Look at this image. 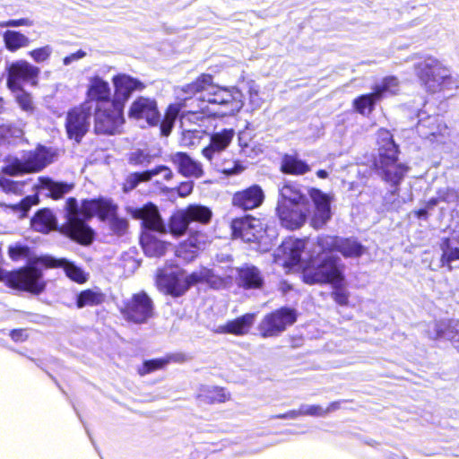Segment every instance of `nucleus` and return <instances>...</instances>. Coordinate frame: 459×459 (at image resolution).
Returning <instances> with one entry per match:
<instances>
[{"label":"nucleus","mask_w":459,"mask_h":459,"mask_svg":"<svg viewBox=\"0 0 459 459\" xmlns=\"http://www.w3.org/2000/svg\"><path fill=\"white\" fill-rule=\"evenodd\" d=\"M209 80V74H202L195 82L176 90L178 98L183 101L181 104L183 108L194 107L197 104L196 100L199 97H204L205 85Z\"/></svg>","instance_id":"obj_22"},{"label":"nucleus","mask_w":459,"mask_h":459,"mask_svg":"<svg viewBox=\"0 0 459 459\" xmlns=\"http://www.w3.org/2000/svg\"><path fill=\"white\" fill-rule=\"evenodd\" d=\"M32 21L28 18H22L17 20H9L7 22H0L1 27H20V26H31Z\"/></svg>","instance_id":"obj_64"},{"label":"nucleus","mask_w":459,"mask_h":459,"mask_svg":"<svg viewBox=\"0 0 459 459\" xmlns=\"http://www.w3.org/2000/svg\"><path fill=\"white\" fill-rule=\"evenodd\" d=\"M209 162L213 165L218 171L228 176L238 174L244 169L240 164L232 160L228 162H220V160H215L214 161Z\"/></svg>","instance_id":"obj_46"},{"label":"nucleus","mask_w":459,"mask_h":459,"mask_svg":"<svg viewBox=\"0 0 459 459\" xmlns=\"http://www.w3.org/2000/svg\"><path fill=\"white\" fill-rule=\"evenodd\" d=\"M121 312L128 321L144 324L153 316L154 306L152 299L145 292L141 291L124 302Z\"/></svg>","instance_id":"obj_11"},{"label":"nucleus","mask_w":459,"mask_h":459,"mask_svg":"<svg viewBox=\"0 0 459 459\" xmlns=\"http://www.w3.org/2000/svg\"><path fill=\"white\" fill-rule=\"evenodd\" d=\"M417 129L422 137L433 143H442L449 135V129L443 119L436 116L420 120Z\"/></svg>","instance_id":"obj_20"},{"label":"nucleus","mask_w":459,"mask_h":459,"mask_svg":"<svg viewBox=\"0 0 459 459\" xmlns=\"http://www.w3.org/2000/svg\"><path fill=\"white\" fill-rule=\"evenodd\" d=\"M334 290L332 293V297L336 303L341 306H345L348 304L349 300V293L342 288H340L339 285H333Z\"/></svg>","instance_id":"obj_62"},{"label":"nucleus","mask_w":459,"mask_h":459,"mask_svg":"<svg viewBox=\"0 0 459 459\" xmlns=\"http://www.w3.org/2000/svg\"><path fill=\"white\" fill-rule=\"evenodd\" d=\"M308 195L313 203V211L308 207V198L293 184H285L280 189L277 214L283 227L295 230L301 227L307 216L314 229L323 228L331 219V196L319 189L312 188Z\"/></svg>","instance_id":"obj_1"},{"label":"nucleus","mask_w":459,"mask_h":459,"mask_svg":"<svg viewBox=\"0 0 459 459\" xmlns=\"http://www.w3.org/2000/svg\"><path fill=\"white\" fill-rule=\"evenodd\" d=\"M30 249L24 246H14L9 247V255L13 260H20L28 257Z\"/></svg>","instance_id":"obj_61"},{"label":"nucleus","mask_w":459,"mask_h":459,"mask_svg":"<svg viewBox=\"0 0 459 459\" xmlns=\"http://www.w3.org/2000/svg\"><path fill=\"white\" fill-rule=\"evenodd\" d=\"M110 95L111 90L108 82L98 75L89 79L87 90V97L89 100L87 101H90L92 105L93 101H95V106H107L108 103H113Z\"/></svg>","instance_id":"obj_23"},{"label":"nucleus","mask_w":459,"mask_h":459,"mask_svg":"<svg viewBox=\"0 0 459 459\" xmlns=\"http://www.w3.org/2000/svg\"><path fill=\"white\" fill-rule=\"evenodd\" d=\"M35 268L42 265L47 268H63L65 275L77 283H83L87 281V274L82 268L65 258H55L52 256H42L33 262Z\"/></svg>","instance_id":"obj_17"},{"label":"nucleus","mask_w":459,"mask_h":459,"mask_svg":"<svg viewBox=\"0 0 459 459\" xmlns=\"http://www.w3.org/2000/svg\"><path fill=\"white\" fill-rule=\"evenodd\" d=\"M189 222L196 221L202 224H207L211 219L212 211L201 204H190L183 210Z\"/></svg>","instance_id":"obj_32"},{"label":"nucleus","mask_w":459,"mask_h":459,"mask_svg":"<svg viewBox=\"0 0 459 459\" xmlns=\"http://www.w3.org/2000/svg\"><path fill=\"white\" fill-rule=\"evenodd\" d=\"M375 166L383 179L392 186L399 185L408 171L407 166L398 162V152L393 148L389 154H378Z\"/></svg>","instance_id":"obj_13"},{"label":"nucleus","mask_w":459,"mask_h":459,"mask_svg":"<svg viewBox=\"0 0 459 459\" xmlns=\"http://www.w3.org/2000/svg\"><path fill=\"white\" fill-rule=\"evenodd\" d=\"M180 108L177 105H170L166 112L165 117L161 122L160 130L163 135H169L174 125L176 118L179 114Z\"/></svg>","instance_id":"obj_45"},{"label":"nucleus","mask_w":459,"mask_h":459,"mask_svg":"<svg viewBox=\"0 0 459 459\" xmlns=\"http://www.w3.org/2000/svg\"><path fill=\"white\" fill-rule=\"evenodd\" d=\"M53 53V48L49 45H46L41 48H35L29 52V56L36 63H43L47 61Z\"/></svg>","instance_id":"obj_54"},{"label":"nucleus","mask_w":459,"mask_h":459,"mask_svg":"<svg viewBox=\"0 0 459 459\" xmlns=\"http://www.w3.org/2000/svg\"><path fill=\"white\" fill-rule=\"evenodd\" d=\"M112 82L115 87L113 101L119 102L123 108L125 102L134 91H140L145 88L143 82L126 74L114 76Z\"/></svg>","instance_id":"obj_21"},{"label":"nucleus","mask_w":459,"mask_h":459,"mask_svg":"<svg viewBox=\"0 0 459 459\" xmlns=\"http://www.w3.org/2000/svg\"><path fill=\"white\" fill-rule=\"evenodd\" d=\"M131 214L134 218L142 220L145 228L141 236V245L145 255L151 257L163 255L166 243L158 239L154 235V232H166V226L160 216L158 208L149 204L142 208L133 209Z\"/></svg>","instance_id":"obj_5"},{"label":"nucleus","mask_w":459,"mask_h":459,"mask_svg":"<svg viewBox=\"0 0 459 459\" xmlns=\"http://www.w3.org/2000/svg\"><path fill=\"white\" fill-rule=\"evenodd\" d=\"M66 222L64 226L67 234L81 244L88 245L92 241L93 231L85 224V220L98 215L102 220L108 219L116 210L108 200L83 201L81 207L78 206L75 198H69L65 204Z\"/></svg>","instance_id":"obj_2"},{"label":"nucleus","mask_w":459,"mask_h":459,"mask_svg":"<svg viewBox=\"0 0 459 459\" xmlns=\"http://www.w3.org/2000/svg\"><path fill=\"white\" fill-rule=\"evenodd\" d=\"M281 170L287 174L303 175L310 170L309 166L293 155H285L281 162Z\"/></svg>","instance_id":"obj_33"},{"label":"nucleus","mask_w":459,"mask_h":459,"mask_svg":"<svg viewBox=\"0 0 459 459\" xmlns=\"http://www.w3.org/2000/svg\"><path fill=\"white\" fill-rule=\"evenodd\" d=\"M95 131L97 134H115L124 124L123 108L117 101L108 105L95 106Z\"/></svg>","instance_id":"obj_9"},{"label":"nucleus","mask_w":459,"mask_h":459,"mask_svg":"<svg viewBox=\"0 0 459 459\" xmlns=\"http://www.w3.org/2000/svg\"><path fill=\"white\" fill-rule=\"evenodd\" d=\"M377 139L379 143L378 154L391 153L392 146L394 152H398V147L393 140V136L388 130L380 129L377 133Z\"/></svg>","instance_id":"obj_40"},{"label":"nucleus","mask_w":459,"mask_h":459,"mask_svg":"<svg viewBox=\"0 0 459 459\" xmlns=\"http://www.w3.org/2000/svg\"><path fill=\"white\" fill-rule=\"evenodd\" d=\"M437 195L440 203L444 202L446 204H451L458 201L457 192L455 189L448 186L438 189L437 191Z\"/></svg>","instance_id":"obj_60"},{"label":"nucleus","mask_w":459,"mask_h":459,"mask_svg":"<svg viewBox=\"0 0 459 459\" xmlns=\"http://www.w3.org/2000/svg\"><path fill=\"white\" fill-rule=\"evenodd\" d=\"M191 109L180 116L181 127H191L192 124H197L206 114L198 109L197 104L194 107H189Z\"/></svg>","instance_id":"obj_43"},{"label":"nucleus","mask_w":459,"mask_h":459,"mask_svg":"<svg viewBox=\"0 0 459 459\" xmlns=\"http://www.w3.org/2000/svg\"><path fill=\"white\" fill-rule=\"evenodd\" d=\"M104 301V295L98 290H86L82 291L78 297L76 305L78 308L92 307L101 304Z\"/></svg>","instance_id":"obj_38"},{"label":"nucleus","mask_w":459,"mask_h":459,"mask_svg":"<svg viewBox=\"0 0 459 459\" xmlns=\"http://www.w3.org/2000/svg\"><path fill=\"white\" fill-rule=\"evenodd\" d=\"M337 251L344 257H359L364 253V247L355 239L338 238Z\"/></svg>","instance_id":"obj_35"},{"label":"nucleus","mask_w":459,"mask_h":459,"mask_svg":"<svg viewBox=\"0 0 459 459\" xmlns=\"http://www.w3.org/2000/svg\"><path fill=\"white\" fill-rule=\"evenodd\" d=\"M343 265L341 259L334 255H325L320 257V263L316 267L306 268L303 280L306 283H331L340 285L343 280Z\"/></svg>","instance_id":"obj_7"},{"label":"nucleus","mask_w":459,"mask_h":459,"mask_svg":"<svg viewBox=\"0 0 459 459\" xmlns=\"http://www.w3.org/2000/svg\"><path fill=\"white\" fill-rule=\"evenodd\" d=\"M235 136V131L225 128L211 135L210 143L203 149V155L208 161L220 160L223 152L228 148Z\"/></svg>","instance_id":"obj_19"},{"label":"nucleus","mask_w":459,"mask_h":459,"mask_svg":"<svg viewBox=\"0 0 459 459\" xmlns=\"http://www.w3.org/2000/svg\"><path fill=\"white\" fill-rule=\"evenodd\" d=\"M264 192L256 185L234 195L232 203L235 206L244 210H251L258 207L264 200Z\"/></svg>","instance_id":"obj_24"},{"label":"nucleus","mask_w":459,"mask_h":459,"mask_svg":"<svg viewBox=\"0 0 459 459\" xmlns=\"http://www.w3.org/2000/svg\"><path fill=\"white\" fill-rule=\"evenodd\" d=\"M312 415L316 416L318 414V408L315 406H311L306 409H299V411L291 410L288 412H285L283 414L276 415V418L278 419H296L297 417H299L301 415Z\"/></svg>","instance_id":"obj_58"},{"label":"nucleus","mask_w":459,"mask_h":459,"mask_svg":"<svg viewBox=\"0 0 459 459\" xmlns=\"http://www.w3.org/2000/svg\"><path fill=\"white\" fill-rule=\"evenodd\" d=\"M255 320V314L247 313L234 320L228 321L217 327L216 333H231L234 335L247 334Z\"/></svg>","instance_id":"obj_25"},{"label":"nucleus","mask_w":459,"mask_h":459,"mask_svg":"<svg viewBox=\"0 0 459 459\" xmlns=\"http://www.w3.org/2000/svg\"><path fill=\"white\" fill-rule=\"evenodd\" d=\"M264 279L258 268L253 265H245L238 269V283L246 289L261 288Z\"/></svg>","instance_id":"obj_28"},{"label":"nucleus","mask_w":459,"mask_h":459,"mask_svg":"<svg viewBox=\"0 0 459 459\" xmlns=\"http://www.w3.org/2000/svg\"><path fill=\"white\" fill-rule=\"evenodd\" d=\"M232 235L245 242H254L262 237L263 224L253 217L236 219L231 223Z\"/></svg>","instance_id":"obj_16"},{"label":"nucleus","mask_w":459,"mask_h":459,"mask_svg":"<svg viewBox=\"0 0 459 459\" xmlns=\"http://www.w3.org/2000/svg\"><path fill=\"white\" fill-rule=\"evenodd\" d=\"M338 238L339 237L320 236L317 238V246L321 248L323 253L337 251Z\"/></svg>","instance_id":"obj_53"},{"label":"nucleus","mask_w":459,"mask_h":459,"mask_svg":"<svg viewBox=\"0 0 459 459\" xmlns=\"http://www.w3.org/2000/svg\"><path fill=\"white\" fill-rule=\"evenodd\" d=\"M54 152L46 147L39 146L23 155L22 160L14 159L3 168L6 175L16 176L22 173L38 172L50 164Z\"/></svg>","instance_id":"obj_8"},{"label":"nucleus","mask_w":459,"mask_h":459,"mask_svg":"<svg viewBox=\"0 0 459 459\" xmlns=\"http://www.w3.org/2000/svg\"><path fill=\"white\" fill-rule=\"evenodd\" d=\"M146 181H148V179L145 177V171L142 173H132L126 178L123 186V189L125 192L131 191L135 188L140 182Z\"/></svg>","instance_id":"obj_57"},{"label":"nucleus","mask_w":459,"mask_h":459,"mask_svg":"<svg viewBox=\"0 0 459 459\" xmlns=\"http://www.w3.org/2000/svg\"><path fill=\"white\" fill-rule=\"evenodd\" d=\"M129 117L136 120H145L149 126H155L160 121L156 101L152 99L140 97L130 108Z\"/></svg>","instance_id":"obj_18"},{"label":"nucleus","mask_w":459,"mask_h":459,"mask_svg":"<svg viewBox=\"0 0 459 459\" xmlns=\"http://www.w3.org/2000/svg\"><path fill=\"white\" fill-rule=\"evenodd\" d=\"M378 100V97H377V95H375V91H373L370 94L362 95L357 98L353 102L354 108L362 115L369 114L373 109L375 102Z\"/></svg>","instance_id":"obj_41"},{"label":"nucleus","mask_w":459,"mask_h":459,"mask_svg":"<svg viewBox=\"0 0 459 459\" xmlns=\"http://www.w3.org/2000/svg\"><path fill=\"white\" fill-rule=\"evenodd\" d=\"M306 247V241L298 238H287L274 253V262L284 267H292L301 259V254Z\"/></svg>","instance_id":"obj_15"},{"label":"nucleus","mask_w":459,"mask_h":459,"mask_svg":"<svg viewBox=\"0 0 459 459\" xmlns=\"http://www.w3.org/2000/svg\"><path fill=\"white\" fill-rule=\"evenodd\" d=\"M199 250L193 247H186V249L181 252V245L177 249V255L181 257L182 259L189 262L192 261L198 254Z\"/></svg>","instance_id":"obj_63"},{"label":"nucleus","mask_w":459,"mask_h":459,"mask_svg":"<svg viewBox=\"0 0 459 459\" xmlns=\"http://www.w3.org/2000/svg\"><path fill=\"white\" fill-rule=\"evenodd\" d=\"M221 280L207 268H202L189 275H186L178 269L160 271L157 275L158 287L173 296H180L185 293L191 285L198 282H206L211 286H216Z\"/></svg>","instance_id":"obj_6"},{"label":"nucleus","mask_w":459,"mask_h":459,"mask_svg":"<svg viewBox=\"0 0 459 459\" xmlns=\"http://www.w3.org/2000/svg\"><path fill=\"white\" fill-rule=\"evenodd\" d=\"M93 106L90 101H84L82 105L68 111L65 119V129L70 139L77 143L88 132Z\"/></svg>","instance_id":"obj_10"},{"label":"nucleus","mask_w":459,"mask_h":459,"mask_svg":"<svg viewBox=\"0 0 459 459\" xmlns=\"http://www.w3.org/2000/svg\"><path fill=\"white\" fill-rule=\"evenodd\" d=\"M171 161L178 168V172L185 177L198 178L204 174L202 165L185 152L171 155Z\"/></svg>","instance_id":"obj_27"},{"label":"nucleus","mask_w":459,"mask_h":459,"mask_svg":"<svg viewBox=\"0 0 459 459\" xmlns=\"http://www.w3.org/2000/svg\"><path fill=\"white\" fill-rule=\"evenodd\" d=\"M114 212L115 211L108 216L110 229L114 233L123 235L127 230L128 222L126 219L115 215Z\"/></svg>","instance_id":"obj_52"},{"label":"nucleus","mask_w":459,"mask_h":459,"mask_svg":"<svg viewBox=\"0 0 459 459\" xmlns=\"http://www.w3.org/2000/svg\"><path fill=\"white\" fill-rule=\"evenodd\" d=\"M24 185L25 184L21 181H13L4 177L0 178V187L6 193L21 195Z\"/></svg>","instance_id":"obj_48"},{"label":"nucleus","mask_w":459,"mask_h":459,"mask_svg":"<svg viewBox=\"0 0 459 459\" xmlns=\"http://www.w3.org/2000/svg\"><path fill=\"white\" fill-rule=\"evenodd\" d=\"M31 227L39 232L48 233L56 229V220L53 212L48 209H44L36 213L31 220Z\"/></svg>","instance_id":"obj_29"},{"label":"nucleus","mask_w":459,"mask_h":459,"mask_svg":"<svg viewBox=\"0 0 459 459\" xmlns=\"http://www.w3.org/2000/svg\"><path fill=\"white\" fill-rule=\"evenodd\" d=\"M167 363L168 360L163 359L146 360L138 368V373L141 376L150 374L157 369L162 368Z\"/></svg>","instance_id":"obj_50"},{"label":"nucleus","mask_w":459,"mask_h":459,"mask_svg":"<svg viewBox=\"0 0 459 459\" xmlns=\"http://www.w3.org/2000/svg\"><path fill=\"white\" fill-rule=\"evenodd\" d=\"M38 187L48 190L53 199H60L73 190L74 184L57 182L48 178H40Z\"/></svg>","instance_id":"obj_30"},{"label":"nucleus","mask_w":459,"mask_h":459,"mask_svg":"<svg viewBox=\"0 0 459 459\" xmlns=\"http://www.w3.org/2000/svg\"><path fill=\"white\" fill-rule=\"evenodd\" d=\"M247 92L249 96V104L252 109L260 108L263 105V100L259 95L258 87L254 82H248Z\"/></svg>","instance_id":"obj_56"},{"label":"nucleus","mask_w":459,"mask_h":459,"mask_svg":"<svg viewBox=\"0 0 459 459\" xmlns=\"http://www.w3.org/2000/svg\"><path fill=\"white\" fill-rule=\"evenodd\" d=\"M4 41L6 48L12 52L28 47L30 42L27 36L15 30L5 31L4 34Z\"/></svg>","instance_id":"obj_34"},{"label":"nucleus","mask_w":459,"mask_h":459,"mask_svg":"<svg viewBox=\"0 0 459 459\" xmlns=\"http://www.w3.org/2000/svg\"><path fill=\"white\" fill-rule=\"evenodd\" d=\"M157 176H161L164 180L169 181L172 178L173 172L169 167L164 165H160L152 169L145 171V177L148 181Z\"/></svg>","instance_id":"obj_55"},{"label":"nucleus","mask_w":459,"mask_h":459,"mask_svg":"<svg viewBox=\"0 0 459 459\" xmlns=\"http://www.w3.org/2000/svg\"><path fill=\"white\" fill-rule=\"evenodd\" d=\"M208 242V237L200 231H195L189 236V238L181 243V252H183L186 247H195L197 250H202L205 247Z\"/></svg>","instance_id":"obj_44"},{"label":"nucleus","mask_w":459,"mask_h":459,"mask_svg":"<svg viewBox=\"0 0 459 459\" xmlns=\"http://www.w3.org/2000/svg\"><path fill=\"white\" fill-rule=\"evenodd\" d=\"M14 91H16L15 99L20 108L25 112H33L34 104L31 96L23 91L22 89L15 90Z\"/></svg>","instance_id":"obj_47"},{"label":"nucleus","mask_w":459,"mask_h":459,"mask_svg":"<svg viewBox=\"0 0 459 459\" xmlns=\"http://www.w3.org/2000/svg\"><path fill=\"white\" fill-rule=\"evenodd\" d=\"M297 320V311L290 307H281L266 315L259 325L263 337L276 336L293 325Z\"/></svg>","instance_id":"obj_12"},{"label":"nucleus","mask_w":459,"mask_h":459,"mask_svg":"<svg viewBox=\"0 0 459 459\" xmlns=\"http://www.w3.org/2000/svg\"><path fill=\"white\" fill-rule=\"evenodd\" d=\"M129 162L133 165L147 166L152 162V156L142 150H137L130 154Z\"/></svg>","instance_id":"obj_59"},{"label":"nucleus","mask_w":459,"mask_h":459,"mask_svg":"<svg viewBox=\"0 0 459 459\" xmlns=\"http://www.w3.org/2000/svg\"><path fill=\"white\" fill-rule=\"evenodd\" d=\"M399 91V82L394 76L385 77L383 81L377 84L374 88L375 95L378 99L396 94Z\"/></svg>","instance_id":"obj_37"},{"label":"nucleus","mask_w":459,"mask_h":459,"mask_svg":"<svg viewBox=\"0 0 459 459\" xmlns=\"http://www.w3.org/2000/svg\"><path fill=\"white\" fill-rule=\"evenodd\" d=\"M167 363L168 360L163 359L146 360L138 368V373L141 376L150 374L157 369L162 368Z\"/></svg>","instance_id":"obj_49"},{"label":"nucleus","mask_w":459,"mask_h":459,"mask_svg":"<svg viewBox=\"0 0 459 459\" xmlns=\"http://www.w3.org/2000/svg\"><path fill=\"white\" fill-rule=\"evenodd\" d=\"M189 223L183 210L178 211L170 219V233L176 237L182 236L186 231Z\"/></svg>","instance_id":"obj_39"},{"label":"nucleus","mask_w":459,"mask_h":459,"mask_svg":"<svg viewBox=\"0 0 459 459\" xmlns=\"http://www.w3.org/2000/svg\"><path fill=\"white\" fill-rule=\"evenodd\" d=\"M197 398L207 402H226L230 399V394L221 387L203 385L199 389Z\"/></svg>","instance_id":"obj_31"},{"label":"nucleus","mask_w":459,"mask_h":459,"mask_svg":"<svg viewBox=\"0 0 459 459\" xmlns=\"http://www.w3.org/2000/svg\"><path fill=\"white\" fill-rule=\"evenodd\" d=\"M182 143L186 146L195 145L201 138L202 131L192 127H182Z\"/></svg>","instance_id":"obj_51"},{"label":"nucleus","mask_w":459,"mask_h":459,"mask_svg":"<svg viewBox=\"0 0 459 459\" xmlns=\"http://www.w3.org/2000/svg\"><path fill=\"white\" fill-rule=\"evenodd\" d=\"M440 249L442 251L441 264L446 265L448 271H452L451 263L459 260V247H453L450 238H443L440 243Z\"/></svg>","instance_id":"obj_36"},{"label":"nucleus","mask_w":459,"mask_h":459,"mask_svg":"<svg viewBox=\"0 0 459 459\" xmlns=\"http://www.w3.org/2000/svg\"><path fill=\"white\" fill-rule=\"evenodd\" d=\"M242 92L235 88L221 87L212 83V78L205 85L204 97H199L197 108L207 117L230 116L238 113L244 106Z\"/></svg>","instance_id":"obj_3"},{"label":"nucleus","mask_w":459,"mask_h":459,"mask_svg":"<svg viewBox=\"0 0 459 459\" xmlns=\"http://www.w3.org/2000/svg\"><path fill=\"white\" fill-rule=\"evenodd\" d=\"M39 202V198L37 195H28L23 198L20 203L15 204H1V206H4L6 208H10L13 212L19 213L20 217H24L26 212L30 210V208L37 204Z\"/></svg>","instance_id":"obj_42"},{"label":"nucleus","mask_w":459,"mask_h":459,"mask_svg":"<svg viewBox=\"0 0 459 459\" xmlns=\"http://www.w3.org/2000/svg\"><path fill=\"white\" fill-rule=\"evenodd\" d=\"M432 338H444L459 343V321L447 320L435 322L429 329Z\"/></svg>","instance_id":"obj_26"},{"label":"nucleus","mask_w":459,"mask_h":459,"mask_svg":"<svg viewBox=\"0 0 459 459\" xmlns=\"http://www.w3.org/2000/svg\"><path fill=\"white\" fill-rule=\"evenodd\" d=\"M414 72L421 86L430 93H448L459 89V76L437 58L428 56L414 64Z\"/></svg>","instance_id":"obj_4"},{"label":"nucleus","mask_w":459,"mask_h":459,"mask_svg":"<svg viewBox=\"0 0 459 459\" xmlns=\"http://www.w3.org/2000/svg\"><path fill=\"white\" fill-rule=\"evenodd\" d=\"M39 69L25 60L13 63L8 70L7 85L10 90L22 89L25 83L36 84Z\"/></svg>","instance_id":"obj_14"}]
</instances>
